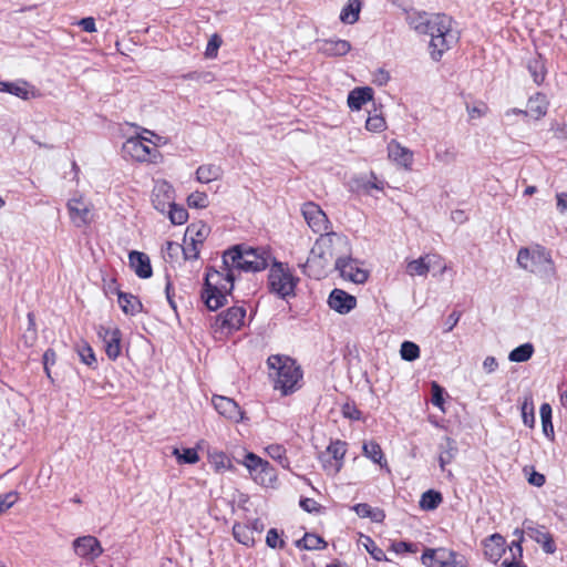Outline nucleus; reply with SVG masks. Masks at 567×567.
I'll use <instances>...</instances> for the list:
<instances>
[{
  "mask_svg": "<svg viewBox=\"0 0 567 567\" xmlns=\"http://www.w3.org/2000/svg\"><path fill=\"white\" fill-rule=\"evenodd\" d=\"M350 252L351 244L347 236L334 231L321 234L302 266L303 272L315 279L324 278L331 269L332 261Z\"/></svg>",
  "mask_w": 567,
  "mask_h": 567,
  "instance_id": "1",
  "label": "nucleus"
},
{
  "mask_svg": "<svg viewBox=\"0 0 567 567\" xmlns=\"http://www.w3.org/2000/svg\"><path fill=\"white\" fill-rule=\"evenodd\" d=\"M412 27L417 33L431 37L430 53L435 61L440 60L458 39L453 20L446 14L419 16L412 20Z\"/></svg>",
  "mask_w": 567,
  "mask_h": 567,
  "instance_id": "2",
  "label": "nucleus"
},
{
  "mask_svg": "<svg viewBox=\"0 0 567 567\" xmlns=\"http://www.w3.org/2000/svg\"><path fill=\"white\" fill-rule=\"evenodd\" d=\"M236 279V270L226 265H221L220 269H208L205 278V291L203 299L209 310H217L226 300V296L231 292L234 281Z\"/></svg>",
  "mask_w": 567,
  "mask_h": 567,
  "instance_id": "3",
  "label": "nucleus"
},
{
  "mask_svg": "<svg viewBox=\"0 0 567 567\" xmlns=\"http://www.w3.org/2000/svg\"><path fill=\"white\" fill-rule=\"evenodd\" d=\"M267 364L275 389L280 390L284 395L300 388L302 373L295 360L286 355L274 354L268 358Z\"/></svg>",
  "mask_w": 567,
  "mask_h": 567,
  "instance_id": "4",
  "label": "nucleus"
},
{
  "mask_svg": "<svg viewBox=\"0 0 567 567\" xmlns=\"http://www.w3.org/2000/svg\"><path fill=\"white\" fill-rule=\"evenodd\" d=\"M270 259L266 250L235 246L224 252V265L236 271H261L267 268Z\"/></svg>",
  "mask_w": 567,
  "mask_h": 567,
  "instance_id": "5",
  "label": "nucleus"
},
{
  "mask_svg": "<svg viewBox=\"0 0 567 567\" xmlns=\"http://www.w3.org/2000/svg\"><path fill=\"white\" fill-rule=\"evenodd\" d=\"M516 261L522 269L540 276L553 275L555 270L550 254L539 245L520 248Z\"/></svg>",
  "mask_w": 567,
  "mask_h": 567,
  "instance_id": "6",
  "label": "nucleus"
},
{
  "mask_svg": "<svg viewBox=\"0 0 567 567\" xmlns=\"http://www.w3.org/2000/svg\"><path fill=\"white\" fill-rule=\"evenodd\" d=\"M297 282L298 278L286 264L275 261L271 265L268 275V287L271 293L282 299L295 296Z\"/></svg>",
  "mask_w": 567,
  "mask_h": 567,
  "instance_id": "7",
  "label": "nucleus"
},
{
  "mask_svg": "<svg viewBox=\"0 0 567 567\" xmlns=\"http://www.w3.org/2000/svg\"><path fill=\"white\" fill-rule=\"evenodd\" d=\"M246 323V308L234 306L217 315L212 323L215 338H224L240 330Z\"/></svg>",
  "mask_w": 567,
  "mask_h": 567,
  "instance_id": "8",
  "label": "nucleus"
},
{
  "mask_svg": "<svg viewBox=\"0 0 567 567\" xmlns=\"http://www.w3.org/2000/svg\"><path fill=\"white\" fill-rule=\"evenodd\" d=\"M249 472L250 477L259 485L270 487L277 481V474L269 462L252 452L246 453L239 462Z\"/></svg>",
  "mask_w": 567,
  "mask_h": 567,
  "instance_id": "9",
  "label": "nucleus"
},
{
  "mask_svg": "<svg viewBox=\"0 0 567 567\" xmlns=\"http://www.w3.org/2000/svg\"><path fill=\"white\" fill-rule=\"evenodd\" d=\"M71 223L76 228L89 226L94 220V208L84 195L75 193L66 203Z\"/></svg>",
  "mask_w": 567,
  "mask_h": 567,
  "instance_id": "10",
  "label": "nucleus"
},
{
  "mask_svg": "<svg viewBox=\"0 0 567 567\" xmlns=\"http://www.w3.org/2000/svg\"><path fill=\"white\" fill-rule=\"evenodd\" d=\"M421 560L426 567H467L463 555L446 548H427Z\"/></svg>",
  "mask_w": 567,
  "mask_h": 567,
  "instance_id": "11",
  "label": "nucleus"
},
{
  "mask_svg": "<svg viewBox=\"0 0 567 567\" xmlns=\"http://www.w3.org/2000/svg\"><path fill=\"white\" fill-rule=\"evenodd\" d=\"M333 270H336L344 281H350L355 285H362L369 278V270L364 268L362 261L352 258L351 252L344 255L342 258H338L333 264Z\"/></svg>",
  "mask_w": 567,
  "mask_h": 567,
  "instance_id": "12",
  "label": "nucleus"
},
{
  "mask_svg": "<svg viewBox=\"0 0 567 567\" xmlns=\"http://www.w3.org/2000/svg\"><path fill=\"white\" fill-rule=\"evenodd\" d=\"M122 151L124 156L142 163H157L161 156L158 150L146 144L138 134L126 138Z\"/></svg>",
  "mask_w": 567,
  "mask_h": 567,
  "instance_id": "13",
  "label": "nucleus"
},
{
  "mask_svg": "<svg viewBox=\"0 0 567 567\" xmlns=\"http://www.w3.org/2000/svg\"><path fill=\"white\" fill-rule=\"evenodd\" d=\"M347 453V443L340 440L332 441L327 449L321 452L319 460L323 470L329 475H336L343 466L344 455Z\"/></svg>",
  "mask_w": 567,
  "mask_h": 567,
  "instance_id": "14",
  "label": "nucleus"
},
{
  "mask_svg": "<svg viewBox=\"0 0 567 567\" xmlns=\"http://www.w3.org/2000/svg\"><path fill=\"white\" fill-rule=\"evenodd\" d=\"M151 200L157 212L162 214L166 213L167 207L175 203L173 186L165 179L156 181L152 190Z\"/></svg>",
  "mask_w": 567,
  "mask_h": 567,
  "instance_id": "15",
  "label": "nucleus"
},
{
  "mask_svg": "<svg viewBox=\"0 0 567 567\" xmlns=\"http://www.w3.org/2000/svg\"><path fill=\"white\" fill-rule=\"evenodd\" d=\"M442 257L436 254H425L416 259L405 260V272L410 277H426L432 266H437Z\"/></svg>",
  "mask_w": 567,
  "mask_h": 567,
  "instance_id": "16",
  "label": "nucleus"
},
{
  "mask_svg": "<svg viewBox=\"0 0 567 567\" xmlns=\"http://www.w3.org/2000/svg\"><path fill=\"white\" fill-rule=\"evenodd\" d=\"M0 92L9 93L23 101H30L41 96L40 91L33 84L22 79L13 82L0 81Z\"/></svg>",
  "mask_w": 567,
  "mask_h": 567,
  "instance_id": "17",
  "label": "nucleus"
},
{
  "mask_svg": "<svg viewBox=\"0 0 567 567\" xmlns=\"http://www.w3.org/2000/svg\"><path fill=\"white\" fill-rule=\"evenodd\" d=\"M97 336L103 341L105 353L110 360H116L121 354V331L116 327L100 326Z\"/></svg>",
  "mask_w": 567,
  "mask_h": 567,
  "instance_id": "18",
  "label": "nucleus"
},
{
  "mask_svg": "<svg viewBox=\"0 0 567 567\" xmlns=\"http://www.w3.org/2000/svg\"><path fill=\"white\" fill-rule=\"evenodd\" d=\"M301 213L308 226L315 233H323L328 229L329 219L319 205L312 202L306 203L302 205Z\"/></svg>",
  "mask_w": 567,
  "mask_h": 567,
  "instance_id": "19",
  "label": "nucleus"
},
{
  "mask_svg": "<svg viewBox=\"0 0 567 567\" xmlns=\"http://www.w3.org/2000/svg\"><path fill=\"white\" fill-rule=\"evenodd\" d=\"M74 553L86 560L93 561L103 553V548L94 536H81L73 542Z\"/></svg>",
  "mask_w": 567,
  "mask_h": 567,
  "instance_id": "20",
  "label": "nucleus"
},
{
  "mask_svg": "<svg viewBox=\"0 0 567 567\" xmlns=\"http://www.w3.org/2000/svg\"><path fill=\"white\" fill-rule=\"evenodd\" d=\"M328 305L333 311L347 315L357 307V298L342 289L334 288L328 297Z\"/></svg>",
  "mask_w": 567,
  "mask_h": 567,
  "instance_id": "21",
  "label": "nucleus"
},
{
  "mask_svg": "<svg viewBox=\"0 0 567 567\" xmlns=\"http://www.w3.org/2000/svg\"><path fill=\"white\" fill-rule=\"evenodd\" d=\"M212 402L215 410L227 420L235 423H238L243 420L244 412L233 399L221 395H214Z\"/></svg>",
  "mask_w": 567,
  "mask_h": 567,
  "instance_id": "22",
  "label": "nucleus"
},
{
  "mask_svg": "<svg viewBox=\"0 0 567 567\" xmlns=\"http://www.w3.org/2000/svg\"><path fill=\"white\" fill-rule=\"evenodd\" d=\"M388 156L392 162L405 169H410L413 164V152L396 141L389 143Z\"/></svg>",
  "mask_w": 567,
  "mask_h": 567,
  "instance_id": "23",
  "label": "nucleus"
},
{
  "mask_svg": "<svg viewBox=\"0 0 567 567\" xmlns=\"http://www.w3.org/2000/svg\"><path fill=\"white\" fill-rule=\"evenodd\" d=\"M350 50V42L342 39H328L319 43V51L327 56H343Z\"/></svg>",
  "mask_w": 567,
  "mask_h": 567,
  "instance_id": "24",
  "label": "nucleus"
},
{
  "mask_svg": "<svg viewBox=\"0 0 567 567\" xmlns=\"http://www.w3.org/2000/svg\"><path fill=\"white\" fill-rule=\"evenodd\" d=\"M505 551V539L499 534H494L484 540L485 556L493 563H497Z\"/></svg>",
  "mask_w": 567,
  "mask_h": 567,
  "instance_id": "25",
  "label": "nucleus"
},
{
  "mask_svg": "<svg viewBox=\"0 0 567 567\" xmlns=\"http://www.w3.org/2000/svg\"><path fill=\"white\" fill-rule=\"evenodd\" d=\"M128 260L130 266L140 278H150L152 276V267L147 255L140 251H131Z\"/></svg>",
  "mask_w": 567,
  "mask_h": 567,
  "instance_id": "26",
  "label": "nucleus"
},
{
  "mask_svg": "<svg viewBox=\"0 0 567 567\" xmlns=\"http://www.w3.org/2000/svg\"><path fill=\"white\" fill-rule=\"evenodd\" d=\"M373 99V90L369 86L355 87L349 92L347 103L350 110L359 111Z\"/></svg>",
  "mask_w": 567,
  "mask_h": 567,
  "instance_id": "27",
  "label": "nucleus"
},
{
  "mask_svg": "<svg viewBox=\"0 0 567 567\" xmlns=\"http://www.w3.org/2000/svg\"><path fill=\"white\" fill-rule=\"evenodd\" d=\"M115 291L117 302L125 315L135 316L142 311V303L136 296L122 292L118 288H115Z\"/></svg>",
  "mask_w": 567,
  "mask_h": 567,
  "instance_id": "28",
  "label": "nucleus"
},
{
  "mask_svg": "<svg viewBox=\"0 0 567 567\" xmlns=\"http://www.w3.org/2000/svg\"><path fill=\"white\" fill-rule=\"evenodd\" d=\"M528 534L532 539L539 544L546 554H554L556 545L550 533L544 528H528Z\"/></svg>",
  "mask_w": 567,
  "mask_h": 567,
  "instance_id": "29",
  "label": "nucleus"
},
{
  "mask_svg": "<svg viewBox=\"0 0 567 567\" xmlns=\"http://www.w3.org/2000/svg\"><path fill=\"white\" fill-rule=\"evenodd\" d=\"M548 101L542 93H537L532 96L527 103V115L538 120L547 113Z\"/></svg>",
  "mask_w": 567,
  "mask_h": 567,
  "instance_id": "30",
  "label": "nucleus"
},
{
  "mask_svg": "<svg viewBox=\"0 0 567 567\" xmlns=\"http://www.w3.org/2000/svg\"><path fill=\"white\" fill-rule=\"evenodd\" d=\"M527 69L533 78V81L540 85L546 78V66L543 58L540 55L532 56L527 62Z\"/></svg>",
  "mask_w": 567,
  "mask_h": 567,
  "instance_id": "31",
  "label": "nucleus"
},
{
  "mask_svg": "<svg viewBox=\"0 0 567 567\" xmlns=\"http://www.w3.org/2000/svg\"><path fill=\"white\" fill-rule=\"evenodd\" d=\"M185 234L187 238L199 244H204L210 234V227L204 221L192 223L187 226Z\"/></svg>",
  "mask_w": 567,
  "mask_h": 567,
  "instance_id": "32",
  "label": "nucleus"
},
{
  "mask_svg": "<svg viewBox=\"0 0 567 567\" xmlns=\"http://www.w3.org/2000/svg\"><path fill=\"white\" fill-rule=\"evenodd\" d=\"M352 509L361 518H370L374 523L383 522L385 514L378 507H371L367 503L355 504Z\"/></svg>",
  "mask_w": 567,
  "mask_h": 567,
  "instance_id": "33",
  "label": "nucleus"
},
{
  "mask_svg": "<svg viewBox=\"0 0 567 567\" xmlns=\"http://www.w3.org/2000/svg\"><path fill=\"white\" fill-rule=\"evenodd\" d=\"M221 168L214 164H205L197 168L196 171V179L199 183L208 184L213 181H217L221 176Z\"/></svg>",
  "mask_w": 567,
  "mask_h": 567,
  "instance_id": "34",
  "label": "nucleus"
},
{
  "mask_svg": "<svg viewBox=\"0 0 567 567\" xmlns=\"http://www.w3.org/2000/svg\"><path fill=\"white\" fill-rule=\"evenodd\" d=\"M441 452L439 454V464L442 471H445V466L450 464L456 454L455 441L451 437H445L444 442L440 446Z\"/></svg>",
  "mask_w": 567,
  "mask_h": 567,
  "instance_id": "35",
  "label": "nucleus"
},
{
  "mask_svg": "<svg viewBox=\"0 0 567 567\" xmlns=\"http://www.w3.org/2000/svg\"><path fill=\"white\" fill-rule=\"evenodd\" d=\"M360 11V0H348V3L342 8L340 12V20L343 23L353 24L359 20Z\"/></svg>",
  "mask_w": 567,
  "mask_h": 567,
  "instance_id": "36",
  "label": "nucleus"
},
{
  "mask_svg": "<svg viewBox=\"0 0 567 567\" xmlns=\"http://www.w3.org/2000/svg\"><path fill=\"white\" fill-rule=\"evenodd\" d=\"M208 462L216 472H225L233 467L229 457L221 451H212L208 453Z\"/></svg>",
  "mask_w": 567,
  "mask_h": 567,
  "instance_id": "37",
  "label": "nucleus"
},
{
  "mask_svg": "<svg viewBox=\"0 0 567 567\" xmlns=\"http://www.w3.org/2000/svg\"><path fill=\"white\" fill-rule=\"evenodd\" d=\"M233 535L238 543L245 546H252L255 543L252 530L248 525L235 524L233 527Z\"/></svg>",
  "mask_w": 567,
  "mask_h": 567,
  "instance_id": "38",
  "label": "nucleus"
},
{
  "mask_svg": "<svg viewBox=\"0 0 567 567\" xmlns=\"http://www.w3.org/2000/svg\"><path fill=\"white\" fill-rule=\"evenodd\" d=\"M172 454L176 457L177 464H196L199 461V455L196 449L188 447L179 450L174 447Z\"/></svg>",
  "mask_w": 567,
  "mask_h": 567,
  "instance_id": "39",
  "label": "nucleus"
},
{
  "mask_svg": "<svg viewBox=\"0 0 567 567\" xmlns=\"http://www.w3.org/2000/svg\"><path fill=\"white\" fill-rule=\"evenodd\" d=\"M533 353V344L524 343L509 352L508 360L511 362H526L532 358Z\"/></svg>",
  "mask_w": 567,
  "mask_h": 567,
  "instance_id": "40",
  "label": "nucleus"
},
{
  "mask_svg": "<svg viewBox=\"0 0 567 567\" xmlns=\"http://www.w3.org/2000/svg\"><path fill=\"white\" fill-rule=\"evenodd\" d=\"M442 503L441 493L430 489L422 494L420 507L424 511H433Z\"/></svg>",
  "mask_w": 567,
  "mask_h": 567,
  "instance_id": "41",
  "label": "nucleus"
},
{
  "mask_svg": "<svg viewBox=\"0 0 567 567\" xmlns=\"http://www.w3.org/2000/svg\"><path fill=\"white\" fill-rule=\"evenodd\" d=\"M363 454L368 458H370L372 462L379 464L380 466H383V452L381 450V446L374 442L369 441L363 444ZM384 465H386V462H384Z\"/></svg>",
  "mask_w": 567,
  "mask_h": 567,
  "instance_id": "42",
  "label": "nucleus"
},
{
  "mask_svg": "<svg viewBox=\"0 0 567 567\" xmlns=\"http://www.w3.org/2000/svg\"><path fill=\"white\" fill-rule=\"evenodd\" d=\"M266 453L277 461L284 468H289V460L286 456V449L279 444H271L266 447Z\"/></svg>",
  "mask_w": 567,
  "mask_h": 567,
  "instance_id": "43",
  "label": "nucleus"
},
{
  "mask_svg": "<svg viewBox=\"0 0 567 567\" xmlns=\"http://www.w3.org/2000/svg\"><path fill=\"white\" fill-rule=\"evenodd\" d=\"M539 413L542 419L543 432L547 437L551 439L554 436V426L551 423L550 405L548 403L542 404Z\"/></svg>",
  "mask_w": 567,
  "mask_h": 567,
  "instance_id": "44",
  "label": "nucleus"
},
{
  "mask_svg": "<svg viewBox=\"0 0 567 567\" xmlns=\"http://www.w3.org/2000/svg\"><path fill=\"white\" fill-rule=\"evenodd\" d=\"M167 209L168 210L166 212L172 224L183 225L187 221L188 213L184 207L177 206L175 203H173V205L168 206Z\"/></svg>",
  "mask_w": 567,
  "mask_h": 567,
  "instance_id": "45",
  "label": "nucleus"
},
{
  "mask_svg": "<svg viewBox=\"0 0 567 567\" xmlns=\"http://www.w3.org/2000/svg\"><path fill=\"white\" fill-rule=\"evenodd\" d=\"M360 542L375 560H386L384 551L377 546L371 537L361 535Z\"/></svg>",
  "mask_w": 567,
  "mask_h": 567,
  "instance_id": "46",
  "label": "nucleus"
},
{
  "mask_svg": "<svg viewBox=\"0 0 567 567\" xmlns=\"http://www.w3.org/2000/svg\"><path fill=\"white\" fill-rule=\"evenodd\" d=\"M203 244L195 243L187 238V235H184L183 241V254L185 259L195 260L198 258Z\"/></svg>",
  "mask_w": 567,
  "mask_h": 567,
  "instance_id": "47",
  "label": "nucleus"
},
{
  "mask_svg": "<svg viewBox=\"0 0 567 567\" xmlns=\"http://www.w3.org/2000/svg\"><path fill=\"white\" fill-rule=\"evenodd\" d=\"M400 354L405 361H414L420 357V348L412 341H404L401 344Z\"/></svg>",
  "mask_w": 567,
  "mask_h": 567,
  "instance_id": "48",
  "label": "nucleus"
},
{
  "mask_svg": "<svg viewBox=\"0 0 567 567\" xmlns=\"http://www.w3.org/2000/svg\"><path fill=\"white\" fill-rule=\"evenodd\" d=\"M142 140L151 145V147H155L156 150L159 147V146H163L167 143V140L163 136H159L158 134L154 133L153 131H150V130H146V128H143L142 130V133L138 134Z\"/></svg>",
  "mask_w": 567,
  "mask_h": 567,
  "instance_id": "49",
  "label": "nucleus"
},
{
  "mask_svg": "<svg viewBox=\"0 0 567 567\" xmlns=\"http://www.w3.org/2000/svg\"><path fill=\"white\" fill-rule=\"evenodd\" d=\"M520 410L523 423L528 427H533L535 424V412L533 401L526 399L523 402Z\"/></svg>",
  "mask_w": 567,
  "mask_h": 567,
  "instance_id": "50",
  "label": "nucleus"
},
{
  "mask_svg": "<svg viewBox=\"0 0 567 567\" xmlns=\"http://www.w3.org/2000/svg\"><path fill=\"white\" fill-rule=\"evenodd\" d=\"M324 545L322 538L315 534H306L301 540L298 542V546H302L305 549L313 550L319 549Z\"/></svg>",
  "mask_w": 567,
  "mask_h": 567,
  "instance_id": "51",
  "label": "nucleus"
},
{
  "mask_svg": "<svg viewBox=\"0 0 567 567\" xmlns=\"http://www.w3.org/2000/svg\"><path fill=\"white\" fill-rule=\"evenodd\" d=\"M187 204L193 208H206L208 206V196L204 192H194L187 197Z\"/></svg>",
  "mask_w": 567,
  "mask_h": 567,
  "instance_id": "52",
  "label": "nucleus"
},
{
  "mask_svg": "<svg viewBox=\"0 0 567 567\" xmlns=\"http://www.w3.org/2000/svg\"><path fill=\"white\" fill-rule=\"evenodd\" d=\"M78 354L81 361L86 365L91 367L96 362L94 351L86 342L78 347Z\"/></svg>",
  "mask_w": 567,
  "mask_h": 567,
  "instance_id": "53",
  "label": "nucleus"
},
{
  "mask_svg": "<svg viewBox=\"0 0 567 567\" xmlns=\"http://www.w3.org/2000/svg\"><path fill=\"white\" fill-rule=\"evenodd\" d=\"M511 553L513 555L514 561L508 563L507 560H504L502 566L503 567H526V565L522 564L520 561H517L516 558H522L523 556V548L520 546V540L513 542L511 546Z\"/></svg>",
  "mask_w": 567,
  "mask_h": 567,
  "instance_id": "54",
  "label": "nucleus"
},
{
  "mask_svg": "<svg viewBox=\"0 0 567 567\" xmlns=\"http://www.w3.org/2000/svg\"><path fill=\"white\" fill-rule=\"evenodd\" d=\"M385 127V120L379 114L370 115L365 122V128L370 132H382Z\"/></svg>",
  "mask_w": 567,
  "mask_h": 567,
  "instance_id": "55",
  "label": "nucleus"
},
{
  "mask_svg": "<svg viewBox=\"0 0 567 567\" xmlns=\"http://www.w3.org/2000/svg\"><path fill=\"white\" fill-rule=\"evenodd\" d=\"M456 157V153L453 147L439 148L435 152V159L443 164L453 162Z\"/></svg>",
  "mask_w": 567,
  "mask_h": 567,
  "instance_id": "56",
  "label": "nucleus"
},
{
  "mask_svg": "<svg viewBox=\"0 0 567 567\" xmlns=\"http://www.w3.org/2000/svg\"><path fill=\"white\" fill-rule=\"evenodd\" d=\"M444 390L436 382L432 383V403L444 412Z\"/></svg>",
  "mask_w": 567,
  "mask_h": 567,
  "instance_id": "57",
  "label": "nucleus"
},
{
  "mask_svg": "<svg viewBox=\"0 0 567 567\" xmlns=\"http://www.w3.org/2000/svg\"><path fill=\"white\" fill-rule=\"evenodd\" d=\"M221 44V39L217 34H213L207 43L205 54L207 58H215Z\"/></svg>",
  "mask_w": 567,
  "mask_h": 567,
  "instance_id": "58",
  "label": "nucleus"
},
{
  "mask_svg": "<svg viewBox=\"0 0 567 567\" xmlns=\"http://www.w3.org/2000/svg\"><path fill=\"white\" fill-rule=\"evenodd\" d=\"M470 118L477 120L483 117L487 112V106L484 103L467 105L466 107Z\"/></svg>",
  "mask_w": 567,
  "mask_h": 567,
  "instance_id": "59",
  "label": "nucleus"
},
{
  "mask_svg": "<svg viewBox=\"0 0 567 567\" xmlns=\"http://www.w3.org/2000/svg\"><path fill=\"white\" fill-rule=\"evenodd\" d=\"M18 495L17 493L10 492L4 496H0V514L4 513L7 509L13 506L17 502Z\"/></svg>",
  "mask_w": 567,
  "mask_h": 567,
  "instance_id": "60",
  "label": "nucleus"
},
{
  "mask_svg": "<svg viewBox=\"0 0 567 567\" xmlns=\"http://www.w3.org/2000/svg\"><path fill=\"white\" fill-rule=\"evenodd\" d=\"M342 415L350 420H360L361 412L355 408L354 404L346 403L342 406Z\"/></svg>",
  "mask_w": 567,
  "mask_h": 567,
  "instance_id": "61",
  "label": "nucleus"
},
{
  "mask_svg": "<svg viewBox=\"0 0 567 567\" xmlns=\"http://www.w3.org/2000/svg\"><path fill=\"white\" fill-rule=\"evenodd\" d=\"M266 543L271 548H280L284 545V542L279 538L277 530L274 528L268 530Z\"/></svg>",
  "mask_w": 567,
  "mask_h": 567,
  "instance_id": "62",
  "label": "nucleus"
},
{
  "mask_svg": "<svg viewBox=\"0 0 567 567\" xmlns=\"http://www.w3.org/2000/svg\"><path fill=\"white\" fill-rule=\"evenodd\" d=\"M392 550L396 554H403V553H415L416 547L415 545L406 542H396L393 543L391 546Z\"/></svg>",
  "mask_w": 567,
  "mask_h": 567,
  "instance_id": "63",
  "label": "nucleus"
},
{
  "mask_svg": "<svg viewBox=\"0 0 567 567\" xmlns=\"http://www.w3.org/2000/svg\"><path fill=\"white\" fill-rule=\"evenodd\" d=\"M556 208L559 214L567 215V193L556 194Z\"/></svg>",
  "mask_w": 567,
  "mask_h": 567,
  "instance_id": "64",
  "label": "nucleus"
}]
</instances>
